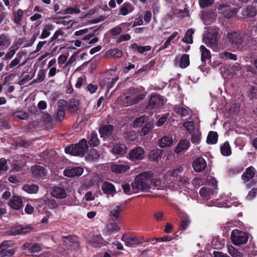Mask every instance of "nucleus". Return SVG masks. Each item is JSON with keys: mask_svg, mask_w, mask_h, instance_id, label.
Masks as SVG:
<instances>
[{"mask_svg": "<svg viewBox=\"0 0 257 257\" xmlns=\"http://www.w3.org/2000/svg\"><path fill=\"white\" fill-rule=\"evenodd\" d=\"M218 36V32L214 31L205 35L203 41L207 46L215 51L226 48L243 51L247 46V42L244 37L235 32H228L227 35L224 36L219 42L217 40Z\"/></svg>", "mask_w": 257, "mask_h": 257, "instance_id": "nucleus-1", "label": "nucleus"}, {"mask_svg": "<svg viewBox=\"0 0 257 257\" xmlns=\"http://www.w3.org/2000/svg\"><path fill=\"white\" fill-rule=\"evenodd\" d=\"M145 95L137 88H131L127 92L121 95L117 99V102L122 106H127L138 103L143 99Z\"/></svg>", "mask_w": 257, "mask_h": 257, "instance_id": "nucleus-2", "label": "nucleus"}, {"mask_svg": "<svg viewBox=\"0 0 257 257\" xmlns=\"http://www.w3.org/2000/svg\"><path fill=\"white\" fill-rule=\"evenodd\" d=\"M151 175L147 172H143L137 175L131 184L133 191L135 193L139 192H147L151 188L150 178Z\"/></svg>", "mask_w": 257, "mask_h": 257, "instance_id": "nucleus-3", "label": "nucleus"}, {"mask_svg": "<svg viewBox=\"0 0 257 257\" xmlns=\"http://www.w3.org/2000/svg\"><path fill=\"white\" fill-rule=\"evenodd\" d=\"M88 146L85 139H82L79 142L75 145H71L65 149V152L73 156H83L86 150H88Z\"/></svg>", "mask_w": 257, "mask_h": 257, "instance_id": "nucleus-4", "label": "nucleus"}, {"mask_svg": "<svg viewBox=\"0 0 257 257\" xmlns=\"http://www.w3.org/2000/svg\"><path fill=\"white\" fill-rule=\"evenodd\" d=\"M230 238L234 245H241L245 244L247 242L248 236L244 231L235 229L231 232Z\"/></svg>", "mask_w": 257, "mask_h": 257, "instance_id": "nucleus-5", "label": "nucleus"}, {"mask_svg": "<svg viewBox=\"0 0 257 257\" xmlns=\"http://www.w3.org/2000/svg\"><path fill=\"white\" fill-rule=\"evenodd\" d=\"M143 237L136 235L124 234L121 237V240L124 242L126 246L130 247H136L140 244L143 240Z\"/></svg>", "mask_w": 257, "mask_h": 257, "instance_id": "nucleus-6", "label": "nucleus"}, {"mask_svg": "<svg viewBox=\"0 0 257 257\" xmlns=\"http://www.w3.org/2000/svg\"><path fill=\"white\" fill-rule=\"evenodd\" d=\"M217 10L219 14H222L223 17L227 19H230L235 16L237 13V9L232 8L227 5H220Z\"/></svg>", "mask_w": 257, "mask_h": 257, "instance_id": "nucleus-7", "label": "nucleus"}, {"mask_svg": "<svg viewBox=\"0 0 257 257\" xmlns=\"http://www.w3.org/2000/svg\"><path fill=\"white\" fill-rule=\"evenodd\" d=\"M14 243L11 241H5L0 245V257L11 256L15 250L12 247Z\"/></svg>", "mask_w": 257, "mask_h": 257, "instance_id": "nucleus-8", "label": "nucleus"}, {"mask_svg": "<svg viewBox=\"0 0 257 257\" xmlns=\"http://www.w3.org/2000/svg\"><path fill=\"white\" fill-rule=\"evenodd\" d=\"M144 157L145 151L141 147H137L132 150L128 154V159L133 161L142 160Z\"/></svg>", "mask_w": 257, "mask_h": 257, "instance_id": "nucleus-9", "label": "nucleus"}, {"mask_svg": "<svg viewBox=\"0 0 257 257\" xmlns=\"http://www.w3.org/2000/svg\"><path fill=\"white\" fill-rule=\"evenodd\" d=\"M83 172V169L80 167H69L64 170L63 174L66 177L72 178L80 176Z\"/></svg>", "mask_w": 257, "mask_h": 257, "instance_id": "nucleus-10", "label": "nucleus"}, {"mask_svg": "<svg viewBox=\"0 0 257 257\" xmlns=\"http://www.w3.org/2000/svg\"><path fill=\"white\" fill-rule=\"evenodd\" d=\"M111 170L117 174H121L124 173L130 169L128 163H118L113 164L111 165Z\"/></svg>", "mask_w": 257, "mask_h": 257, "instance_id": "nucleus-11", "label": "nucleus"}, {"mask_svg": "<svg viewBox=\"0 0 257 257\" xmlns=\"http://www.w3.org/2000/svg\"><path fill=\"white\" fill-rule=\"evenodd\" d=\"M192 166L195 172H200L206 168L207 164L203 158L199 157L193 161Z\"/></svg>", "mask_w": 257, "mask_h": 257, "instance_id": "nucleus-12", "label": "nucleus"}, {"mask_svg": "<svg viewBox=\"0 0 257 257\" xmlns=\"http://www.w3.org/2000/svg\"><path fill=\"white\" fill-rule=\"evenodd\" d=\"M164 103V98L160 95H152L150 100L149 105L151 108L159 107Z\"/></svg>", "mask_w": 257, "mask_h": 257, "instance_id": "nucleus-13", "label": "nucleus"}, {"mask_svg": "<svg viewBox=\"0 0 257 257\" xmlns=\"http://www.w3.org/2000/svg\"><path fill=\"white\" fill-rule=\"evenodd\" d=\"M102 190L104 193L108 196H113L116 193V189L113 185L109 182H105L102 185Z\"/></svg>", "mask_w": 257, "mask_h": 257, "instance_id": "nucleus-14", "label": "nucleus"}, {"mask_svg": "<svg viewBox=\"0 0 257 257\" xmlns=\"http://www.w3.org/2000/svg\"><path fill=\"white\" fill-rule=\"evenodd\" d=\"M23 200L19 196H13L9 202V206L15 210L20 209L23 206Z\"/></svg>", "mask_w": 257, "mask_h": 257, "instance_id": "nucleus-15", "label": "nucleus"}, {"mask_svg": "<svg viewBox=\"0 0 257 257\" xmlns=\"http://www.w3.org/2000/svg\"><path fill=\"white\" fill-rule=\"evenodd\" d=\"M113 129V126L111 124L104 125L100 128L99 133L101 136L105 139L111 136Z\"/></svg>", "mask_w": 257, "mask_h": 257, "instance_id": "nucleus-16", "label": "nucleus"}, {"mask_svg": "<svg viewBox=\"0 0 257 257\" xmlns=\"http://www.w3.org/2000/svg\"><path fill=\"white\" fill-rule=\"evenodd\" d=\"M24 56L23 53L19 52L17 54L16 58L12 61L9 65L10 68H18L20 66H24L27 62V60H25L24 62L20 63V62Z\"/></svg>", "mask_w": 257, "mask_h": 257, "instance_id": "nucleus-17", "label": "nucleus"}, {"mask_svg": "<svg viewBox=\"0 0 257 257\" xmlns=\"http://www.w3.org/2000/svg\"><path fill=\"white\" fill-rule=\"evenodd\" d=\"M255 173V169L253 167L250 166L247 168L246 171L243 173L242 179L245 183H246L254 177Z\"/></svg>", "mask_w": 257, "mask_h": 257, "instance_id": "nucleus-18", "label": "nucleus"}, {"mask_svg": "<svg viewBox=\"0 0 257 257\" xmlns=\"http://www.w3.org/2000/svg\"><path fill=\"white\" fill-rule=\"evenodd\" d=\"M51 195L58 199H63L67 196L65 190L61 187H54L52 188Z\"/></svg>", "mask_w": 257, "mask_h": 257, "instance_id": "nucleus-19", "label": "nucleus"}, {"mask_svg": "<svg viewBox=\"0 0 257 257\" xmlns=\"http://www.w3.org/2000/svg\"><path fill=\"white\" fill-rule=\"evenodd\" d=\"M33 176L36 178H43L45 175V170L41 166H35L31 168Z\"/></svg>", "mask_w": 257, "mask_h": 257, "instance_id": "nucleus-20", "label": "nucleus"}, {"mask_svg": "<svg viewBox=\"0 0 257 257\" xmlns=\"http://www.w3.org/2000/svg\"><path fill=\"white\" fill-rule=\"evenodd\" d=\"M11 43V40L8 36L5 34L0 35V51L5 50L9 47Z\"/></svg>", "mask_w": 257, "mask_h": 257, "instance_id": "nucleus-21", "label": "nucleus"}, {"mask_svg": "<svg viewBox=\"0 0 257 257\" xmlns=\"http://www.w3.org/2000/svg\"><path fill=\"white\" fill-rule=\"evenodd\" d=\"M173 143V138L171 135L166 136L162 138L159 142V146L161 148L169 147Z\"/></svg>", "mask_w": 257, "mask_h": 257, "instance_id": "nucleus-22", "label": "nucleus"}, {"mask_svg": "<svg viewBox=\"0 0 257 257\" xmlns=\"http://www.w3.org/2000/svg\"><path fill=\"white\" fill-rule=\"evenodd\" d=\"M190 146V143L186 140H182L179 141L177 148L175 149V152L178 154L181 152L187 149Z\"/></svg>", "mask_w": 257, "mask_h": 257, "instance_id": "nucleus-23", "label": "nucleus"}, {"mask_svg": "<svg viewBox=\"0 0 257 257\" xmlns=\"http://www.w3.org/2000/svg\"><path fill=\"white\" fill-rule=\"evenodd\" d=\"M110 215L112 218L117 220L121 211V206L117 205H112L110 207Z\"/></svg>", "mask_w": 257, "mask_h": 257, "instance_id": "nucleus-24", "label": "nucleus"}, {"mask_svg": "<svg viewBox=\"0 0 257 257\" xmlns=\"http://www.w3.org/2000/svg\"><path fill=\"white\" fill-rule=\"evenodd\" d=\"M256 11L252 6H247L242 9V15L246 17H252L256 15Z\"/></svg>", "mask_w": 257, "mask_h": 257, "instance_id": "nucleus-25", "label": "nucleus"}, {"mask_svg": "<svg viewBox=\"0 0 257 257\" xmlns=\"http://www.w3.org/2000/svg\"><path fill=\"white\" fill-rule=\"evenodd\" d=\"M126 147L124 144H116L112 149V153L115 155H122L126 152Z\"/></svg>", "mask_w": 257, "mask_h": 257, "instance_id": "nucleus-26", "label": "nucleus"}, {"mask_svg": "<svg viewBox=\"0 0 257 257\" xmlns=\"http://www.w3.org/2000/svg\"><path fill=\"white\" fill-rule=\"evenodd\" d=\"M134 10V8L130 3H125L120 8V14L125 16L133 12Z\"/></svg>", "mask_w": 257, "mask_h": 257, "instance_id": "nucleus-27", "label": "nucleus"}, {"mask_svg": "<svg viewBox=\"0 0 257 257\" xmlns=\"http://www.w3.org/2000/svg\"><path fill=\"white\" fill-rule=\"evenodd\" d=\"M79 102L78 99L72 98L70 99L68 104V109L71 112H74L79 109Z\"/></svg>", "mask_w": 257, "mask_h": 257, "instance_id": "nucleus-28", "label": "nucleus"}, {"mask_svg": "<svg viewBox=\"0 0 257 257\" xmlns=\"http://www.w3.org/2000/svg\"><path fill=\"white\" fill-rule=\"evenodd\" d=\"M31 230L30 227H22L21 226H17L11 231V234L13 235H16L19 234H25L26 233Z\"/></svg>", "mask_w": 257, "mask_h": 257, "instance_id": "nucleus-29", "label": "nucleus"}, {"mask_svg": "<svg viewBox=\"0 0 257 257\" xmlns=\"http://www.w3.org/2000/svg\"><path fill=\"white\" fill-rule=\"evenodd\" d=\"M14 22L17 25H20L22 23V18L24 15L23 11L18 9L13 11Z\"/></svg>", "mask_w": 257, "mask_h": 257, "instance_id": "nucleus-30", "label": "nucleus"}, {"mask_svg": "<svg viewBox=\"0 0 257 257\" xmlns=\"http://www.w3.org/2000/svg\"><path fill=\"white\" fill-rule=\"evenodd\" d=\"M174 112L182 117H185L189 114L190 110L188 107L175 106L174 107Z\"/></svg>", "mask_w": 257, "mask_h": 257, "instance_id": "nucleus-31", "label": "nucleus"}, {"mask_svg": "<svg viewBox=\"0 0 257 257\" xmlns=\"http://www.w3.org/2000/svg\"><path fill=\"white\" fill-rule=\"evenodd\" d=\"M23 189L29 194H35L38 192L39 187L35 184H26L23 187Z\"/></svg>", "mask_w": 257, "mask_h": 257, "instance_id": "nucleus-32", "label": "nucleus"}, {"mask_svg": "<svg viewBox=\"0 0 257 257\" xmlns=\"http://www.w3.org/2000/svg\"><path fill=\"white\" fill-rule=\"evenodd\" d=\"M221 153L223 156H228L231 154V150L228 142H225L220 146Z\"/></svg>", "mask_w": 257, "mask_h": 257, "instance_id": "nucleus-33", "label": "nucleus"}, {"mask_svg": "<svg viewBox=\"0 0 257 257\" xmlns=\"http://www.w3.org/2000/svg\"><path fill=\"white\" fill-rule=\"evenodd\" d=\"M200 51L201 52V58L202 62H205L211 57L210 51L204 46L201 45L200 47Z\"/></svg>", "mask_w": 257, "mask_h": 257, "instance_id": "nucleus-34", "label": "nucleus"}, {"mask_svg": "<svg viewBox=\"0 0 257 257\" xmlns=\"http://www.w3.org/2000/svg\"><path fill=\"white\" fill-rule=\"evenodd\" d=\"M53 27L51 24H47L45 26L43 30L42 31V34L40 36V38L45 39L48 37L50 34L51 31L53 30Z\"/></svg>", "mask_w": 257, "mask_h": 257, "instance_id": "nucleus-35", "label": "nucleus"}, {"mask_svg": "<svg viewBox=\"0 0 257 257\" xmlns=\"http://www.w3.org/2000/svg\"><path fill=\"white\" fill-rule=\"evenodd\" d=\"M190 64L189 56L188 54H183L180 59V67L182 68H185Z\"/></svg>", "mask_w": 257, "mask_h": 257, "instance_id": "nucleus-36", "label": "nucleus"}, {"mask_svg": "<svg viewBox=\"0 0 257 257\" xmlns=\"http://www.w3.org/2000/svg\"><path fill=\"white\" fill-rule=\"evenodd\" d=\"M218 136L217 134L214 132H210L208 135L206 142L208 144H214L217 143Z\"/></svg>", "mask_w": 257, "mask_h": 257, "instance_id": "nucleus-37", "label": "nucleus"}, {"mask_svg": "<svg viewBox=\"0 0 257 257\" xmlns=\"http://www.w3.org/2000/svg\"><path fill=\"white\" fill-rule=\"evenodd\" d=\"M191 142L195 144H198L200 143L201 137V132L199 130L194 131L192 133Z\"/></svg>", "mask_w": 257, "mask_h": 257, "instance_id": "nucleus-38", "label": "nucleus"}, {"mask_svg": "<svg viewBox=\"0 0 257 257\" xmlns=\"http://www.w3.org/2000/svg\"><path fill=\"white\" fill-rule=\"evenodd\" d=\"M227 252L232 257H242L241 253L232 245L227 246Z\"/></svg>", "mask_w": 257, "mask_h": 257, "instance_id": "nucleus-39", "label": "nucleus"}, {"mask_svg": "<svg viewBox=\"0 0 257 257\" xmlns=\"http://www.w3.org/2000/svg\"><path fill=\"white\" fill-rule=\"evenodd\" d=\"M194 33V31L193 29H189L186 34L184 37L183 39V41L186 43L188 44H191L193 43V40L192 36Z\"/></svg>", "mask_w": 257, "mask_h": 257, "instance_id": "nucleus-40", "label": "nucleus"}, {"mask_svg": "<svg viewBox=\"0 0 257 257\" xmlns=\"http://www.w3.org/2000/svg\"><path fill=\"white\" fill-rule=\"evenodd\" d=\"M99 152L94 148L91 149L89 151L87 158L90 160H95L99 158Z\"/></svg>", "mask_w": 257, "mask_h": 257, "instance_id": "nucleus-41", "label": "nucleus"}, {"mask_svg": "<svg viewBox=\"0 0 257 257\" xmlns=\"http://www.w3.org/2000/svg\"><path fill=\"white\" fill-rule=\"evenodd\" d=\"M148 120V117L147 116L143 115L139 118H137L134 122V127H139L141 126L144 123Z\"/></svg>", "mask_w": 257, "mask_h": 257, "instance_id": "nucleus-42", "label": "nucleus"}, {"mask_svg": "<svg viewBox=\"0 0 257 257\" xmlns=\"http://www.w3.org/2000/svg\"><path fill=\"white\" fill-rule=\"evenodd\" d=\"M201 19L204 24L206 25L211 24L213 20L212 15L208 13H203L201 16Z\"/></svg>", "mask_w": 257, "mask_h": 257, "instance_id": "nucleus-43", "label": "nucleus"}, {"mask_svg": "<svg viewBox=\"0 0 257 257\" xmlns=\"http://www.w3.org/2000/svg\"><path fill=\"white\" fill-rule=\"evenodd\" d=\"M150 183L151 186H154L155 188L158 189H161L163 187V183L162 181L158 179L155 178H150Z\"/></svg>", "mask_w": 257, "mask_h": 257, "instance_id": "nucleus-44", "label": "nucleus"}, {"mask_svg": "<svg viewBox=\"0 0 257 257\" xmlns=\"http://www.w3.org/2000/svg\"><path fill=\"white\" fill-rule=\"evenodd\" d=\"M220 57L224 60H236V56L235 55L228 52H224L219 54Z\"/></svg>", "mask_w": 257, "mask_h": 257, "instance_id": "nucleus-45", "label": "nucleus"}, {"mask_svg": "<svg viewBox=\"0 0 257 257\" xmlns=\"http://www.w3.org/2000/svg\"><path fill=\"white\" fill-rule=\"evenodd\" d=\"M81 12V11L78 6H75V7H68L64 10L65 14H79Z\"/></svg>", "mask_w": 257, "mask_h": 257, "instance_id": "nucleus-46", "label": "nucleus"}, {"mask_svg": "<svg viewBox=\"0 0 257 257\" xmlns=\"http://www.w3.org/2000/svg\"><path fill=\"white\" fill-rule=\"evenodd\" d=\"M15 47V44H14L9 49V51L7 52L5 56V60H10L13 58V57L16 54L17 50L18 49V47Z\"/></svg>", "mask_w": 257, "mask_h": 257, "instance_id": "nucleus-47", "label": "nucleus"}, {"mask_svg": "<svg viewBox=\"0 0 257 257\" xmlns=\"http://www.w3.org/2000/svg\"><path fill=\"white\" fill-rule=\"evenodd\" d=\"M89 144L90 146H96L99 144V140L97 138V134L95 132H92L91 134V137L89 140Z\"/></svg>", "mask_w": 257, "mask_h": 257, "instance_id": "nucleus-48", "label": "nucleus"}, {"mask_svg": "<svg viewBox=\"0 0 257 257\" xmlns=\"http://www.w3.org/2000/svg\"><path fill=\"white\" fill-rule=\"evenodd\" d=\"M183 126L190 134H192L194 130V124L193 121H187L183 124Z\"/></svg>", "mask_w": 257, "mask_h": 257, "instance_id": "nucleus-49", "label": "nucleus"}, {"mask_svg": "<svg viewBox=\"0 0 257 257\" xmlns=\"http://www.w3.org/2000/svg\"><path fill=\"white\" fill-rule=\"evenodd\" d=\"M199 193L201 196L203 197L204 199H206L212 193V191H210L208 188L204 187L201 188Z\"/></svg>", "mask_w": 257, "mask_h": 257, "instance_id": "nucleus-50", "label": "nucleus"}, {"mask_svg": "<svg viewBox=\"0 0 257 257\" xmlns=\"http://www.w3.org/2000/svg\"><path fill=\"white\" fill-rule=\"evenodd\" d=\"M178 33L175 32L173 33L166 40L165 43L162 46L161 49H164L167 48L171 43V42L175 38V37L177 35Z\"/></svg>", "mask_w": 257, "mask_h": 257, "instance_id": "nucleus-51", "label": "nucleus"}, {"mask_svg": "<svg viewBox=\"0 0 257 257\" xmlns=\"http://www.w3.org/2000/svg\"><path fill=\"white\" fill-rule=\"evenodd\" d=\"M93 242L95 245L98 246L105 245L106 243V242L103 239V238L98 235L95 236L94 237Z\"/></svg>", "mask_w": 257, "mask_h": 257, "instance_id": "nucleus-52", "label": "nucleus"}, {"mask_svg": "<svg viewBox=\"0 0 257 257\" xmlns=\"http://www.w3.org/2000/svg\"><path fill=\"white\" fill-rule=\"evenodd\" d=\"M190 223V220L188 217H185L182 219L180 225V229L185 230L189 226Z\"/></svg>", "mask_w": 257, "mask_h": 257, "instance_id": "nucleus-53", "label": "nucleus"}, {"mask_svg": "<svg viewBox=\"0 0 257 257\" xmlns=\"http://www.w3.org/2000/svg\"><path fill=\"white\" fill-rule=\"evenodd\" d=\"M9 169L7 161L4 158L0 159V171L5 172Z\"/></svg>", "mask_w": 257, "mask_h": 257, "instance_id": "nucleus-54", "label": "nucleus"}, {"mask_svg": "<svg viewBox=\"0 0 257 257\" xmlns=\"http://www.w3.org/2000/svg\"><path fill=\"white\" fill-rule=\"evenodd\" d=\"M153 127V124L151 122H148L146 124L145 126H144L141 131L142 135L145 136L146 135L149 131H150Z\"/></svg>", "mask_w": 257, "mask_h": 257, "instance_id": "nucleus-55", "label": "nucleus"}, {"mask_svg": "<svg viewBox=\"0 0 257 257\" xmlns=\"http://www.w3.org/2000/svg\"><path fill=\"white\" fill-rule=\"evenodd\" d=\"M73 244H69L65 246L71 249H76L78 248L79 246V243L78 241V238L76 236H74V240H73Z\"/></svg>", "mask_w": 257, "mask_h": 257, "instance_id": "nucleus-56", "label": "nucleus"}, {"mask_svg": "<svg viewBox=\"0 0 257 257\" xmlns=\"http://www.w3.org/2000/svg\"><path fill=\"white\" fill-rule=\"evenodd\" d=\"M214 0H199V6L202 8L208 7L213 4Z\"/></svg>", "mask_w": 257, "mask_h": 257, "instance_id": "nucleus-57", "label": "nucleus"}, {"mask_svg": "<svg viewBox=\"0 0 257 257\" xmlns=\"http://www.w3.org/2000/svg\"><path fill=\"white\" fill-rule=\"evenodd\" d=\"M122 28L120 26H117L109 30V33L113 36H117L121 33Z\"/></svg>", "mask_w": 257, "mask_h": 257, "instance_id": "nucleus-58", "label": "nucleus"}, {"mask_svg": "<svg viewBox=\"0 0 257 257\" xmlns=\"http://www.w3.org/2000/svg\"><path fill=\"white\" fill-rule=\"evenodd\" d=\"M122 188L123 192L126 194L130 195L132 193H135L133 191V187H132V188H131L130 185L128 184H122Z\"/></svg>", "mask_w": 257, "mask_h": 257, "instance_id": "nucleus-59", "label": "nucleus"}, {"mask_svg": "<svg viewBox=\"0 0 257 257\" xmlns=\"http://www.w3.org/2000/svg\"><path fill=\"white\" fill-rule=\"evenodd\" d=\"M109 53L111 56L115 58H120L122 56L121 51L118 49H110Z\"/></svg>", "mask_w": 257, "mask_h": 257, "instance_id": "nucleus-60", "label": "nucleus"}, {"mask_svg": "<svg viewBox=\"0 0 257 257\" xmlns=\"http://www.w3.org/2000/svg\"><path fill=\"white\" fill-rule=\"evenodd\" d=\"M15 117L19 118L21 119H25L28 117V114L24 111H19L14 113Z\"/></svg>", "mask_w": 257, "mask_h": 257, "instance_id": "nucleus-61", "label": "nucleus"}, {"mask_svg": "<svg viewBox=\"0 0 257 257\" xmlns=\"http://www.w3.org/2000/svg\"><path fill=\"white\" fill-rule=\"evenodd\" d=\"M150 158L153 161L157 160L161 156V152L159 150H153L150 153Z\"/></svg>", "mask_w": 257, "mask_h": 257, "instance_id": "nucleus-62", "label": "nucleus"}, {"mask_svg": "<svg viewBox=\"0 0 257 257\" xmlns=\"http://www.w3.org/2000/svg\"><path fill=\"white\" fill-rule=\"evenodd\" d=\"M183 171V168L181 166L177 167L176 169L171 171L170 175L174 178L178 176Z\"/></svg>", "mask_w": 257, "mask_h": 257, "instance_id": "nucleus-63", "label": "nucleus"}, {"mask_svg": "<svg viewBox=\"0 0 257 257\" xmlns=\"http://www.w3.org/2000/svg\"><path fill=\"white\" fill-rule=\"evenodd\" d=\"M257 194V188H253L251 189L246 196V199L248 200H252Z\"/></svg>", "mask_w": 257, "mask_h": 257, "instance_id": "nucleus-64", "label": "nucleus"}]
</instances>
